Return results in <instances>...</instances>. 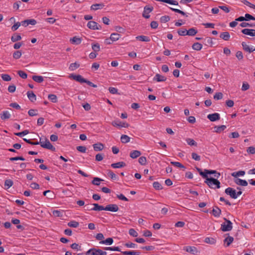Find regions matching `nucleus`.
I'll use <instances>...</instances> for the list:
<instances>
[{"label":"nucleus","mask_w":255,"mask_h":255,"mask_svg":"<svg viewBox=\"0 0 255 255\" xmlns=\"http://www.w3.org/2000/svg\"><path fill=\"white\" fill-rule=\"evenodd\" d=\"M76 149L78 151L82 153H85L86 151V147L85 146H77Z\"/></svg>","instance_id":"nucleus-62"},{"label":"nucleus","mask_w":255,"mask_h":255,"mask_svg":"<svg viewBox=\"0 0 255 255\" xmlns=\"http://www.w3.org/2000/svg\"><path fill=\"white\" fill-rule=\"evenodd\" d=\"M170 163L172 165H173L176 167L183 168V169L185 168V166L179 162L171 161Z\"/></svg>","instance_id":"nucleus-56"},{"label":"nucleus","mask_w":255,"mask_h":255,"mask_svg":"<svg viewBox=\"0 0 255 255\" xmlns=\"http://www.w3.org/2000/svg\"><path fill=\"white\" fill-rule=\"evenodd\" d=\"M79 225L78 222L75 221H72L68 223V226L70 227L77 228Z\"/></svg>","instance_id":"nucleus-42"},{"label":"nucleus","mask_w":255,"mask_h":255,"mask_svg":"<svg viewBox=\"0 0 255 255\" xmlns=\"http://www.w3.org/2000/svg\"><path fill=\"white\" fill-rule=\"evenodd\" d=\"M129 234L133 237H136L138 236L137 232L133 229H130L129 230Z\"/></svg>","instance_id":"nucleus-59"},{"label":"nucleus","mask_w":255,"mask_h":255,"mask_svg":"<svg viewBox=\"0 0 255 255\" xmlns=\"http://www.w3.org/2000/svg\"><path fill=\"white\" fill-rule=\"evenodd\" d=\"M28 133L29 131L27 129H25L22 132L15 133L14 134L18 136L22 137V136L27 134Z\"/></svg>","instance_id":"nucleus-58"},{"label":"nucleus","mask_w":255,"mask_h":255,"mask_svg":"<svg viewBox=\"0 0 255 255\" xmlns=\"http://www.w3.org/2000/svg\"><path fill=\"white\" fill-rule=\"evenodd\" d=\"M245 174V172L244 171H239L238 172H233L232 174V175L235 177H237L238 176H244Z\"/></svg>","instance_id":"nucleus-51"},{"label":"nucleus","mask_w":255,"mask_h":255,"mask_svg":"<svg viewBox=\"0 0 255 255\" xmlns=\"http://www.w3.org/2000/svg\"><path fill=\"white\" fill-rule=\"evenodd\" d=\"M70 247L73 249V250H76L77 251H81L82 249H81V247L80 246H79L78 244L77 243H73L72 244L71 246H70Z\"/></svg>","instance_id":"nucleus-54"},{"label":"nucleus","mask_w":255,"mask_h":255,"mask_svg":"<svg viewBox=\"0 0 255 255\" xmlns=\"http://www.w3.org/2000/svg\"><path fill=\"white\" fill-rule=\"evenodd\" d=\"M207 118L211 122H215L220 120V114L217 113L209 114L207 116Z\"/></svg>","instance_id":"nucleus-11"},{"label":"nucleus","mask_w":255,"mask_h":255,"mask_svg":"<svg viewBox=\"0 0 255 255\" xmlns=\"http://www.w3.org/2000/svg\"><path fill=\"white\" fill-rule=\"evenodd\" d=\"M101 250L97 249L96 248H92L89 250L87 252H86L87 255H89L90 254L92 255H100Z\"/></svg>","instance_id":"nucleus-14"},{"label":"nucleus","mask_w":255,"mask_h":255,"mask_svg":"<svg viewBox=\"0 0 255 255\" xmlns=\"http://www.w3.org/2000/svg\"><path fill=\"white\" fill-rule=\"evenodd\" d=\"M225 222L221 224V229L223 232H228L232 230L233 228L232 223L229 220L224 218Z\"/></svg>","instance_id":"nucleus-2"},{"label":"nucleus","mask_w":255,"mask_h":255,"mask_svg":"<svg viewBox=\"0 0 255 255\" xmlns=\"http://www.w3.org/2000/svg\"><path fill=\"white\" fill-rule=\"evenodd\" d=\"M70 41L71 43L78 45L81 43V38L77 37L76 36H74L73 38H71Z\"/></svg>","instance_id":"nucleus-31"},{"label":"nucleus","mask_w":255,"mask_h":255,"mask_svg":"<svg viewBox=\"0 0 255 255\" xmlns=\"http://www.w3.org/2000/svg\"><path fill=\"white\" fill-rule=\"evenodd\" d=\"M112 126L114 127H117L119 128H128L129 125L126 122H122L118 121H115L112 123Z\"/></svg>","instance_id":"nucleus-7"},{"label":"nucleus","mask_w":255,"mask_h":255,"mask_svg":"<svg viewBox=\"0 0 255 255\" xmlns=\"http://www.w3.org/2000/svg\"><path fill=\"white\" fill-rule=\"evenodd\" d=\"M120 35L118 33H113L111 34L110 39L113 41H116L119 39Z\"/></svg>","instance_id":"nucleus-33"},{"label":"nucleus","mask_w":255,"mask_h":255,"mask_svg":"<svg viewBox=\"0 0 255 255\" xmlns=\"http://www.w3.org/2000/svg\"><path fill=\"white\" fill-rule=\"evenodd\" d=\"M242 45L243 47V49L246 52L252 53L255 51V47L254 46H250L245 42H243L242 43Z\"/></svg>","instance_id":"nucleus-8"},{"label":"nucleus","mask_w":255,"mask_h":255,"mask_svg":"<svg viewBox=\"0 0 255 255\" xmlns=\"http://www.w3.org/2000/svg\"><path fill=\"white\" fill-rule=\"evenodd\" d=\"M225 193L233 199H237L236 191L233 188L228 187L225 190Z\"/></svg>","instance_id":"nucleus-5"},{"label":"nucleus","mask_w":255,"mask_h":255,"mask_svg":"<svg viewBox=\"0 0 255 255\" xmlns=\"http://www.w3.org/2000/svg\"><path fill=\"white\" fill-rule=\"evenodd\" d=\"M28 114L30 117L37 116L38 115L37 110L34 109H30L28 111Z\"/></svg>","instance_id":"nucleus-55"},{"label":"nucleus","mask_w":255,"mask_h":255,"mask_svg":"<svg viewBox=\"0 0 255 255\" xmlns=\"http://www.w3.org/2000/svg\"><path fill=\"white\" fill-rule=\"evenodd\" d=\"M170 17L168 15H164L160 17V21L161 23H165L170 20Z\"/></svg>","instance_id":"nucleus-47"},{"label":"nucleus","mask_w":255,"mask_h":255,"mask_svg":"<svg viewBox=\"0 0 255 255\" xmlns=\"http://www.w3.org/2000/svg\"><path fill=\"white\" fill-rule=\"evenodd\" d=\"M205 182L211 188L213 189H219L220 188V182L217 179L212 177L207 178Z\"/></svg>","instance_id":"nucleus-1"},{"label":"nucleus","mask_w":255,"mask_h":255,"mask_svg":"<svg viewBox=\"0 0 255 255\" xmlns=\"http://www.w3.org/2000/svg\"><path fill=\"white\" fill-rule=\"evenodd\" d=\"M247 151L250 154H255V147L254 146H250L248 148Z\"/></svg>","instance_id":"nucleus-64"},{"label":"nucleus","mask_w":255,"mask_h":255,"mask_svg":"<svg viewBox=\"0 0 255 255\" xmlns=\"http://www.w3.org/2000/svg\"><path fill=\"white\" fill-rule=\"evenodd\" d=\"M87 27L93 30L101 29L102 27L97 22L94 21H90L87 23Z\"/></svg>","instance_id":"nucleus-6"},{"label":"nucleus","mask_w":255,"mask_h":255,"mask_svg":"<svg viewBox=\"0 0 255 255\" xmlns=\"http://www.w3.org/2000/svg\"><path fill=\"white\" fill-rule=\"evenodd\" d=\"M204 242L207 244L214 245L216 243V240L213 238L207 237L205 239Z\"/></svg>","instance_id":"nucleus-35"},{"label":"nucleus","mask_w":255,"mask_h":255,"mask_svg":"<svg viewBox=\"0 0 255 255\" xmlns=\"http://www.w3.org/2000/svg\"><path fill=\"white\" fill-rule=\"evenodd\" d=\"M27 95L29 99V100L32 102H34L36 100V95L34 94V93L32 91H28L27 92Z\"/></svg>","instance_id":"nucleus-21"},{"label":"nucleus","mask_w":255,"mask_h":255,"mask_svg":"<svg viewBox=\"0 0 255 255\" xmlns=\"http://www.w3.org/2000/svg\"><path fill=\"white\" fill-rule=\"evenodd\" d=\"M138 162L142 165H144L147 163L146 158L145 156H141L138 158Z\"/></svg>","instance_id":"nucleus-49"},{"label":"nucleus","mask_w":255,"mask_h":255,"mask_svg":"<svg viewBox=\"0 0 255 255\" xmlns=\"http://www.w3.org/2000/svg\"><path fill=\"white\" fill-rule=\"evenodd\" d=\"M192 47L195 50L199 51L202 48V45L199 42H196L192 45Z\"/></svg>","instance_id":"nucleus-38"},{"label":"nucleus","mask_w":255,"mask_h":255,"mask_svg":"<svg viewBox=\"0 0 255 255\" xmlns=\"http://www.w3.org/2000/svg\"><path fill=\"white\" fill-rule=\"evenodd\" d=\"M235 183L238 185L243 186H246L248 185V182L245 180H243L240 178H236L235 179Z\"/></svg>","instance_id":"nucleus-18"},{"label":"nucleus","mask_w":255,"mask_h":255,"mask_svg":"<svg viewBox=\"0 0 255 255\" xmlns=\"http://www.w3.org/2000/svg\"><path fill=\"white\" fill-rule=\"evenodd\" d=\"M198 32L197 30L195 28H191L189 30H187L186 34L189 36H194Z\"/></svg>","instance_id":"nucleus-27"},{"label":"nucleus","mask_w":255,"mask_h":255,"mask_svg":"<svg viewBox=\"0 0 255 255\" xmlns=\"http://www.w3.org/2000/svg\"><path fill=\"white\" fill-rule=\"evenodd\" d=\"M187 30L186 29H180L178 30L177 33L180 36H185L187 35V34H186V32H187Z\"/></svg>","instance_id":"nucleus-61"},{"label":"nucleus","mask_w":255,"mask_h":255,"mask_svg":"<svg viewBox=\"0 0 255 255\" xmlns=\"http://www.w3.org/2000/svg\"><path fill=\"white\" fill-rule=\"evenodd\" d=\"M103 181V180L99 177H94L92 181V183L93 185H99L100 184V181Z\"/></svg>","instance_id":"nucleus-45"},{"label":"nucleus","mask_w":255,"mask_h":255,"mask_svg":"<svg viewBox=\"0 0 255 255\" xmlns=\"http://www.w3.org/2000/svg\"><path fill=\"white\" fill-rule=\"evenodd\" d=\"M94 149L95 151H101L104 148V144L101 143H95L93 145Z\"/></svg>","instance_id":"nucleus-24"},{"label":"nucleus","mask_w":255,"mask_h":255,"mask_svg":"<svg viewBox=\"0 0 255 255\" xmlns=\"http://www.w3.org/2000/svg\"><path fill=\"white\" fill-rule=\"evenodd\" d=\"M13 181L11 179H6L4 181V186L5 189H8L13 185Z\"/></svg>","instance_id":"nucleus-30"},{"label":"nucleus","mask_w":255,"mask_h":255,"mask_svg":"<svg viewBox=\"0 0 255 255\" xmlns=\"http://www.w3.org/2000/svg\"><path fill=\"white\" fill-rule=\"evenodd\" d=\"M80 65L76 62L71 63L69 66V69L71 71H73L75 70L76 69L79 67Z\"/></svg>","instance_id":"nucleus-53"},{"label":"nucleus","mask_w":255,"mask_h":255,"mask_svg":"<svg viewBox=\"0 0 255 255\" xmlns=\"http://www.w3.org/2000/svg\"><path fill=\"white\" fill-rule=\"evenodd\" d=\"M214 98L216 100H221L223 98V94L221 92L216 93L214 96Z\"/></svg>","instance_id":"nucleus-60"},{"label":"nucleus","mask_w":255,"mask_h":255,"mask_svg":"<svg viewBox=\"0 0 255 255\" xmlns=\"http://www.w3.org/2000/svg\"><path fill=\"white\" fill-rule=\"evenodd\" d=\"M153 80L157 82H164L166 80V78L159 74H156L153 78Z\"/></svg>","instance_id":"nucleus-20"},{"label":"nucleus","mask_w":255,"mask_h":255,"mask_svg":"<svg viewBox=\"0 0 255 255\" xmlns=\"http://www.w3.org/2000/svg\"><path fill=\"white\" fill-rule=\"evenodd\" d=\"M104 249L107 251L121 252L120 248L118 247H105Z\"/></svg>","instance_id":"nucleus-48"},{"label":"nucleus","mask_w":255,"mask_h":255,"mask_svg":"<svg viewBox=\"0 0 255 255\" xmlns=\"http://www.w3.org/2000/svg\"><path fill=\"white\" fill-rule=\"evenodd\" d=\"M92 48L94 52H97L100 50V44L98 43L92 44Z\"/></svg>","instance_id":"nucleus-41"},{"label":"nucleus","mask_w":255,"mask_h":255,"mask_svg":"<svg viewBox=\"0 0 255 255\" xmlns=\"http://www.w3.org/2000/svg\"><path fill=\"white\" fill-rule=\"evenodd\" d=\"M119 209V207L116 204H109L105 207V210L113 212H117Z\"/></svg>","instance_id":"nucleus-9"},{"label":"nucleus","mask_w":255,"mask_h":255,"mask_svg":"<svg viewBox=\"0 0 255 255\" xmlns=\"http://www.w3.org/2000/svg\"><path fill=\"white\" fill-rule=\"evenodd\" d=\"M21 39V37L19 34L14 33L11 37V40L13 42H16Z\"/></svg>","instance_id":"nucleus-34"},{"label":"nucleus","mask_w":255,"mask_h":255,"mask_svg":"<svg viewBox=\"0 0 255 255\" xmlns=\"http://www.w3.org/2000/svg\"><path fill=\"white\" fill-rule=\"evenodd\" d=\"M48 99L53 103H56L57 102V96L54 94H49L48 96Z\"/></svg>","instance_id":"nucleus-46"},{"label":"nucleus","mask_w":255,"mask_h":255,"mask_svg":"<svg viewBox=\"0 0 255 255\" xmlns=\"http://www.w3.org/2000/svg\"><path fill=\"white\" fill-rule=\"evenodd\" d=\"M32 79L36 82L40 83L44 80L43 77L41 76H33Z\"/></svg>","instance_id":"nucleus-37"},{"label":"nucleus","mask_w":255,"mask_h":255,"mask_svg":"<svg viewBox=\"0 0 255 255\" xmlns=\"http://www.w3.org/2000/svg\"><path fill=\"white\" fill-rule=\"evenodd\" d=\"M94 207L90 210L93 211H102L105 210V207L102 205H99L98 204L94 203L93 204Z\"/></svg>","instance_id":"nucleus-25"},{"label":"nucleus","mask_w":255,"mask_h":255,"mask_svg":"<svg viewBox=\"0 0 255 255\" xmlns=\"http://www.w3.org/2000/svg\"><path fill=\"white\" fill-rule=\"evenodd\" d=\"M212 214L214 217H219L221 214V210L217 206H215L212 210Z\"/></svg>","instance_id":"nucleus-17"},{"label":"nucleus","mask_w":255,"mask_h":255,"mask_svg":"<svg viewBox=\"0 0 255 255\" xmlns=\"http://www.w3.org/2000/svg\"><path fill=\"white\" fill-rule=\"evenodd\" d=\"M126 166L125 162L123 161L118 162L114 163H112L111 166L114 168H120L124 167Z\"/></svg>","instance_id":"nucleus-16"},{"label":"nucleus","mask_w":255,"mask_h":255,"mask_svg":"<svg viewBox=\"0 0 255 255\" xmlns=\"http://www.w3.org/2000/svg\"><path fill=\"white\" fill-rule=\"evenodd\" d=\"M45 141L43 142L41 141V138H40V142L39 143L40 144L41 146L43 148L50 149L52 151H55L56 150L55 147L51 144L47 138H45Z\"/></svg>","instance_id":"nucleus-3"},{"label":"nucleus","mask_w":255,"mask_h":255,"mask_svg":"<svg viewBox=\"0 0 255 255\" xmlns=\"http://www.w3.org/2000/svg\"><path fill=\"white\" fill-rule=\"evenodd\" d=\"M153 187L154 189L157 190H160L162 189V185L157 181H155L153 183Z\"/></svg>","instance_id":"nucleus-43"},{"label":"nucleus","mask_w":255,"mask_h":255,"mask_svg":"<svg viewBox=\"0 0 255 255\" xmlns=\"http://www.w3.org/2000/svg\"><path fill=\"white\" fill-rule=\"evenodd\" d=\"M71 77H72L73 79L78 81L81 83H84L86 82V79H84L81 75H71Z\"/></svg>","instance_id":"nucleus-12"},{"label":"nucleus","mask_w":255,"mask_h":255,"mask_svg":"<svg viewBox=\"0 0 255 255\" xmlns=\"http://www.w3.org/2000/svg\"><path fill=\"white\" fill-rule=\"evenodd\" d=\"M104 6L105 5L103 3L94 4L91 6V9L93 10H97L98 9H102Z\"/></svg>","instance_id":"nucleus-19"},{"label":"nucleus","mask_w":255,"mask_h":255,"mask_svg":"<svg viewBox=\"0 0 255 255\" xmlns=\"http://www.w3.org/2000/svg\"><path fill=\"white\" fill-rule=\"evenodd\" d=\"M186 141L189 145L196 146L197 145V142L192 138H188L186 139Z\"/></svg>","instance_id":"nucleus-44"},{"label":"nucleus","mask_w":255,"mask_h":255,"mask_svg":"<svg viewBox=\"0 0 255 255\" xmlns=\"http://www.w3.org/2000/svg\"><path fill=\"white\" fill-rule=\"evenodd\" d=\"M184 250L194 255H198L199 252L195 247L187 246L184 247Z\"/></svg>","instance_id":"nucleus-10"},{"label":"nucleus","mask_w":255,"mask_h":255,"mask_svg":"<svg viewBox=\"0 0 255 255\" xmlns=\"http://www.w3.org/2000/svg\"><path fill=\"white\" fill-rule=\"evenodd\" d=\"M220 37L224 40L228 41L230 39V35L229 32H223L220 34Z\"/></svg>","instance_id":"nucleus-26"},{"label":"nucleus","mask_w":255,"mask_h":255,"mask_svg":"<svg viewBox=\"0 0 255 255\" xmlns=\"http://www.w3.org/2000/svg\"><path fill=\"white\" fill-rule=\"evenodd\" d=\"M121 253L124 255H139L140 254V252L136 251H123Z\"/></svg>","instance_id":"nucleus-23"},{"label":"nucleus","mask_w":255,"mask_h":255,"mask_svg":"<svg viewBox=\"0 0 255 255\" xmlns=\"http://www.w3.org/2000/svg\"><path fill=\"white\" fill-rule=\"evenodd\" d=\"M192 158L196 161H200L201 159L200 156L198 155L195 152H193L191 154Z\"/></svg>","instance_id":"nucleus-63"},{"label":"nucleus","mask_w":255,"mask_h":255,"mask_svg":"<svg viewBox=\"0 0 255 255\" xmlns=\"http://www.w3.org/2000/svg\"><path fill=\"white\" fill-rule=\"evenodd\" d=\"M22 55V52L20 50H17L13 53L12 56L15 59H18L20 58Z\"/></svg>","instance_id":"nucleus-40"},{"label":"nucleus","mask_w":255,"mask_h":255,"mask_svg":"<svg viewBox=\"0 0 255 255\" xmlns=\"http://www.w3.org/2000/svg\"><path fill=\"white\" fill-rule=\"evenodd\" d=\"M242 32L246 35H250L251 36H255V29L245 28L242 30Z\"/></svg>","instance_id":"nucleus-13"},{"label":"nucleus","mask_w":255,"mask_h":255,"mask_svg":"<svg viewBox=\"0 0 255 255\" xmlns=\"http://www.w3.org/2000/svg\"><path fill=\"white\" fill-rule=\"evenodd\" d=\"M113 239L112 238H109L105 240L101 241L100 243L108 245H111L113 243Z\"/></svg>","instance_id":"nucleus-39"},{"label":"nucleus","mask_w":255,"mask_h":255,"mask_svg":"<svg viewBox=\"0 0 255 255\" xmlns=\"http://www.w3.org/2000/svg\"><path fill=\"white\" fill-rule=\"evenodd\" d=\"M226 128V126L225 125L215 126L214 127V131L217 133H220Z\"/></svg>","instance_id":"nucleus-29"},{"label":"nucleus","mask_w":255,"mask_h":255,"mask_svg":"<svg viewBox=\"0 0 255 255\" xmlns=\"http://www.w3.org/2000/svg\"><path fill=\"white\" fill-rule=\"evenodd\" d=\"M107 175L113 180H118V176L111 170H107Z\"/></svg>","instance_id":"nucleus-32"},{"label":"nucleus","mask_w":255,"mask_h":255,"mask_svg":"<svg viewBox=\"0 0 255 255\" xmlns=\"http://www.w3.org/2000/svg\"><path fill=\"white\" fill-rule=\"evenodd\" d=\"M135 38L137 40H138L141 41L149 42L150 40V39L148 36L144 35L137 36Z\"/></svg>","instance_id":"nucleus-28"},{"label":"nucleus","mask_w":255,"mask_h":255,"mask_svg":"<svg viewBox=\"0 0 255 255\" xmlns=\"http://www.w3.org/2000/svg\"><path fill=\"white\" fill-rule=\"evenodd\" d=\"M17 74L22 79H25L27 78V74L25 72H24L23 71H21V70L18 71L17 72Z\"/></svg>","instance_id":"nucleus-57"},{"label":"nucleus","mask_w":255,"mask_h":255,"mask_svg":"<svg viewBox=\"0 0 255 255\" xmlns=\"http://www.w3.org/2000/svg\"><path fill=\"white\" fill-rule=\"evenodd\" d=\"M141 155V152L139 150H134L130 153V157L133 159L139 157Z\"/></svg>","instance_id":"nucleus-22"},{"label":"nucleus","mask_w":255,"mask_h":255,"mask_svg":"<svg viewBox=\"0 0 255 255\" xmlns=\"http://www.w3.org/2000/svg\"><path fill=\"white\" fill-rule=\"evenodd\" d=\"M153 7L152 6H148L146 5L144 7L143 11L142 13V16L145 18H149L150 17L149 13L153 10Z\"/></svg>","instance_id":"nucleus-4"},{"label":"nucleus","mask_w":255,"mask_h":255,"mask_svg":"<svg viewBox=\"0 0 255 255\" xmlns=\"http://www.w3.org/2000/svg\"><path fill=\"white\" fill-rule=\"evenodd\" d=\"M10 114L7 111H4L0 114V117L1 120H5L10 118Z\"/></svg>","instance_id":"nucleus-15"},{"label":"nucleus","mask_w":255,"mask_h":255,"mask_svg":"<svg viewBox=\"0 0 255 255\" xmlns=\"http://www.w3.org/2000/svg\"><path fill=\"white\" fill-rule=\"evenodd\" d=\"M233 237L229 236L224 240V242L227 243V246H229L230 244L233 242Z\"/></svg>","instance_id":"nucleus-50"},{"label":"nucleus","mask_w":255,"mask_h":255,"mask_svg":"<svg viewBox=\"0 0 255 255\" xmlns=\"http://www.w3.org/2000/svg\"><path fill=\"white\" fill-rule=\"evenodd\" d=\"M121 140L122 143H128L130 141V137L127 135L123 134L121 137Z\"/></svg>","instance_id":"nucleus-36"},{"label":"nucleus","mask_w":255,"mask_h":255,"mask_svg":"<svg viewBox=\"0 0 255 255\" xmlns=\"http://www.w3.org/2000/svg\"><path fill=\"white\" fill-rule=\"evenodd\" d=\"M1 77L4 81H10L11 79V77L6 74H2L1 75Z\"/></svg>","instance_id":"nucleus-52"}]
</instances>
